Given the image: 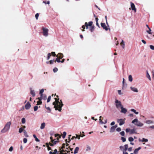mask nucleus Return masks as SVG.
I'll list each match as a JSON object with an SVG mask.
<instances>
[{
	"label": "nucleus",
	"mask_w": 154,
	"mask_h": 154,
	"mask_svg": "<svg viewBox=\"0 0 154 154\" xmlns=\"http://www.w3.org/2000/svg\"><path fill=\"white\" fill-rule=\"evenodd\" d=\"M146 26L149 29V31H146V32L149 34H152L150 32V31H151L150 28L149 27L148 25H146Z\"/></svg>",
	"instance_id": "obj_23"
},
{
	"label": "nucleus",
	"mask_w": 154,
	"mask_h": 154,
	"mask_svg": "<svg viewBox=\"0 0 154 154\" xmlns=\"http://www.w3.org/2000/svg\"><path fill=\"white\" fill-rule=\"evenodd\" d=\"M31 106L29 102H28L25 106V108L26 109H29L30 107Z\"/></svg>",
	"instance_id": "obj_13"
},
{
	"label": "nucleus",
	"mask_w": 154,
	"mask_h": 154,
	"mask_svg": "<svg viewBox=\"0 0 154 154\" xmlns=\"http://www.w3.org/2000/svg\"><path fill=\"white\" fill-rule=\"evenodd\" d=\"M54 59L53 60H51L49 61L50 64H53L54 62Z\"/></svg>",
	"instance_id": "obj_51"
},
{
	"label": "nucleus",
	"mask_w": 154,
	"mask_h": 154,
	"mask_svg": "<svg viewBox=\"0 0 154 154\" xmlns=\"http://www.w3.org/2000/svg\"><path fill=\"white\" fill-rule=\"evenodd\" d=\"M30 93L32 95V96L33 97H34L35 95V92L34 90H32V88H30Z\"/></svg>",
	"instance_id": "obj_9"
},
{
	"label": "nucleus",
	"mask_w": 154,
	"mask_h": 154,
	"mask_svg": "<svg viewBox=\"0 0 154 154\" xmlns=\"http://www.w3.org/2000/svg\"><path fill=\"white\" fill-rule=\"evenodd\" d=\"M101 26L106 31H107L108 30V28L105 23H101Z\"/></svg>",
	"instance_id": "obj_8"
},
{
	"label": "nucleus",
	"mask_w": 154,
	"mask_h": 154,
	"mask_svg": "<svg viewBox=\"0 0 154 154\" xmlns=\"http://www.w3.org/2000/svg\"><path fill=\"white\" fill-rule=\"evenodd\" d=\"M120 134L122 136H124L125 132L124 131H122L120 133Z\"/></svg>",
	"instance_id": "obj_54"
},
{
	"label": "nucleus",
	"mask_w": 154,
	"mask_h": 154,
	"mask_svg": "<svg viewBox=\"0 0 154 154\" xmlns=\"http://www.w3.org/2000/svg\"><path fill=\"white\" fill-rule=\"evenodd\" d=\"M13 150V147L12 146L10 147L9 149V151L10 152H12Z\"/></svg>",
	"instance_id": "obj_58"
},
{
	"label": "nucleus",
	"mask_w": 154,
	"mask_h": 154,
	"mask_svg": "<svg viewBox=\"0 0 154 154\" xmlns=\"http://www.w3.org/2000/svg\"><path fill=\"white\" fill-rule=\"evenodd\" d=\"M65 60V59H63L61 61L58 58H56L55 60L54 61L55 62H57L58 63H60L61 62L62 63H63Z\"/></svg>",
	"instance_id": "obj_11"
},
{
	"label": "nucleus",
	"mask_w": 154,
	"mask_h": 154,
	"mask_svg": "<svg viewBox=\"0 0 154 154\" xmlns=\"http://www.w3.org/2000/svg\"><path fill=\"white\" fill-rule=\"evenodd\" d=\"M149 128L154 129V125L150 126L149 127Z\"/></svg>",
	"instance_id": "obj_64"
},
{
	"label": "nucleus",
	"mask_w": 154,
	"mask_h": 154,
	"mask_svg": "<svg viewBox=\"0 0 154 154\" xmlns=\"http://www.w3.org/2000/svg\"><path fill=\"white\" fill-rule=\"evenodd\" d=\"M131 111H132V112H133L135 114H138V113H139V112H136V110H135L134 109H131Z\"/></svg>",
	"instance_id": "obj_28"
},
{
	"label": "nucleus",
	"mask_w": 154,
	"mask_h": 154,
	"mask_svg": "<svg viewBox=\"0 0 154 154\" xmlns=\"http://www.w3.org/2000/svg\"><path fill=\"white\" fill-rule=\"evenodd\" d=\"M149 47L152 50H154V46L153 45H150Z\"/></svg>",
	"instance_id": "obj_57"
},
{
	"label": "nucleus",
	"mask_w": 154,
	"mask_h": 154,
	"mask_svg": "<svg viewBox=\"0 0 154 154\" xmlns=\"http://www.w3.org/2000/svg\"><path fill=\"white\" fill-rule=\"evenodd\" d=\"M137 133L136 129L134 128L132 129H131L130 131V134H136Z\"/></svg>",
	"instance_id": "obj_14"
},
{
	"label": "nucleus",
	"mask_w": 154,
	"mask_h": 154,
	"mask_svg": "<svg viewBox=\"0 0 154 154\" xmlns=\"http://www.w3.org/2000/svg\"><path fill=\"white\" fill-rule=\"evenodd\" d=\"M51 142L53 143L54 144V145L56 144L57 143H58L59 141L58 140L54 141V140H51Z\"/></svg>",
	"instance_id": "obj_38"
},
{
	"label": "nucleus",
	"mask_w": 154,
	"mask_h": 154,
	"mask_svg": "<svg viewBox=\"0 0 154 154\" xmlns=\"http://www.w3.org/2000/svg\"><path fill=\"white\" fill-rule=\"evenodd\" d=\"M130 88L132 91L134 92H138V90L135 87H130Z\"/></svg>",
	"instance_id": "obj_15"
},
{
	"label": "nucleus",
	"mask_w": 154,
	"mask_h": 154,
	"mask_svg": "<svg viewBox=\"0 0 154 154\" xmlns=\"http://www.w3.org/2000/svg\"><path fill=\"white\" fill-rule=\"evenodd\" d=\"M51 98V96H49L48 97V99H47V103H48L50 101Z\"/></svg>",
	"instance_id": "obj_39"
},
{
	"label": "nucleus",
	"mask_w": 154,
	"mask_h": 154,
	"mask_svg": "<svg viewBox=\"0 0 154 154\" xmlns=\"http://www.w3.org/2000/svg\"><path fill=\"white\" fill-rule=\"evenodd\" d=\"M35 17L36 20H38V17L39 16V14L38 13H37L35 15Z\"/></svg>",
	"instance_id": "obj_49"
},
{
	"label": "nucleus",
	"mask_w": 154,
	"mask_h": 154,
	"mask_svg": "<svg viewBox=\"0 0 154 154\" xmlns=\"http://www.w3.org/2000/svg\"><path fill=\"white\" fill-rule=\"evenodd\" d=\"M24 129L22 128H20L19 129V132L20 133H22L23 131H24Z\"/></svg>",
	"instance_id": "obj_34"
},
{
	"label": "nucleus",
	"mask_w": 154,
	"mask_h": 154,
	"mask_svg": "<svg viewBox=\"0 0 154 154\" xmlns=\"http://www.w3.org/2000/svg\"><path fill=\"white\" fill-rule=\"evenodd\" d=\"M115 105L116 108L119 109L121 108L123 106H122L121 102L118 100L116 99L115 101Z\"/></svg>",
	"instance_id": "obj_5"
},
{
	"label": "nucleus",
	"mask_w": 154,
	"mask_h": 154,
	"mask_svg": "<svg viewBox=\"0 0 154 154\" xmlns=\"http://www.w3.org/2000/svg\"><path fill=\"white\" fill-rule=\"evenodd\" d=\"M50 2L49 1H48L47 2H46L45 1H43V3H45V4H49Z\"/></svg>",
	"instance_id": "obj_56"
},
{
	"label": "nucleus",
	"mask_w": 154,
	"mask_h": 154,
	"mask_svg": "<svg viewBox=\"0 0 154 154\" xmlns=\"http://www.w3.org/2000/svg\"><path fill=\"white\" fill-rule=\"evenodd\" d=\"M11 125V122H7L5 125L4 128L1 131V132L2 133H5L8 131L10 129Z\"/></svg>",
	"instance_id": "obj_2"
},
{
	"label": "nucleus",
	"mask_w": 154,
	"mask_h": 154,
	"mask_svg": "<svg viewBox=\"0 0 154 154\" xmlns=\"http://www.w3.org/2000/svg\"><path fill=\"white\" fill-rule=\"evenodd\" d=\"M51 54H52V55L54 57H55V56L56 57V56H57V55H56V54H55V52H52L51 53Z\"/></svg>",
	"instance_id": "obj_45"
},
{
	"label": "nucleus",
	"mask_w": 154,
	"mask_h": 154,
	"mask_svg": "<svg viewBox=\"0 0 154 154\" xmlns=\"http://www.w3.org/2000/svg\"><path fill=\"white\" fill-rule=\"evenodd\" d=\"M91 149V147L87 145V148L86 149V151H89Z\"/></svg>",
	"instance_id": "obj_35"
},
{
	"label": "nucleus",
	"mask_w": 154,
	"mask_h": 154,
	"mask_svg": "<svg viewBox=\"0 0 154 154\" xmlns=\"http://www.w3.org/2000/svg\"><path fill=\"white\" fill-rule=\"evenodd\" d=\"M128 80H129V81L130 82H131L132 81L133 78H132V76H131V75H129Z\"/></svg>",
	"instance_id": "obj_24"
},
{
	"label": "nucleus",
	"mask_w": 154,
	"mask_h": 154,
	"mask_svg": "<svg viewBox=\"0 0 154 154\" xmlns=\"http://www.w3.org/2000/svg\"><path fill=\"white\" fill-rule=\"evenodd\" d=\"M42 101H38L37 102V105H41L42 104Z\"/></svg>",
	"instance_id": "obj_60"
},
{
	"label": "nucleus",
	"mask_w": 154,
	"mask_h": 154,
	"mask_svg": "<svg viewBox=\"0 0 154 154\" xmlns=\"http://www.w3.org/2000/svg\"><path fill=\"white\" fill-rule=\"evenodd\" d=\"M55 136L56 137H57V139L59 140L61 137V136L59 134H55Z\"/></svg>",
	"instance_id": "obj_22"
},
{
	"label": "nucleus",
	"mask_w": 154,
	"mask_h": 154,
	"mask_svg": "<svg viewBox=\"0 0 154 154\" xmlns=\"http://www.w3.org/2000/svg\"><path fill=\"white\" fill-rule=\"evenodd\" d=\"M79 148L78 147H76L74 150V153L75 154L78 153V151L79 150Z\"/></svg>",
	"instance_id": "obj_20"
},
{
	"label": "nucleus",
	"mask_w": 154,
	"mask_h": 154,
	"mask_svg": "<svg viewBox=\"0 0 154 154\" xmlns=\"http://www.w3.org/2000/svg\"><path fill=\"white\" fill-rule=\"evenodd\" d=\"M130 130H130V128H126V129L125 131H126V133H128L129 132H130Z\"/></svg>",
	"instance_id": "obj_55"
},
{
	"label": "nucleus",
	"mask_w": 154,
	"mask_h": 154,
	"mask_svg": "<svg viewBox=\"0 0 154 154\" xmlns=\"http://www.w3.org/2000/svg\"><path fill=\"white\" fill-rule=\"evenodd\" d=\"M42 30L43 35L45 37H48V29L47 28L43 27H42Z\"/></svg>",
	"instance_id": "obj_4"
},
{
	"label": "nucleus",
	"mask_w": 154,
	"mask_h": 154,
	"mask_svg": "<svg viewBox=\"0 0 154 154\" xmlns=\"http://www.w3.org/2000/svg\"><path fill=\"white\" fill-rule=\"evenodd\" d=\"M125 118L124 119H118L117 120V122L118 123H119V125L120 126H121L125 124Z\"/></svg>",
	"instance_id": "obj_6"
},
{
	"label": "nucleus",
	"mask_w": 154,
	"mask_h": 154,
	"mask_svg": "<svg viewBox=\"0 0 154 154\" xmlns=\"http://www.w3.org/2000/svg\"><path fill=\"white\" fill-rule=\"evenodd\" d=\"M63 55L62 53H59L56 56L57 57L56 58H58L60 60V59H62L63 57Z\"/></svg>",
	"instance_id": "obj_7"
},
{
	"label": "nucleus",
	"mask_w": 154,
	"mask_h": 154,
	"mask_svg": "<svg viewBox=\"0 0 154 154\" xmlns=\"http://www.w3.org/2000/svg\"><path fill=\"white\" fill-rule=\"evenodd\" d=\"M44 90L43 89H42L40 90L39 94H40V96H42L43 94V93L44 92Z\"/></svg>",
	"instance_id": "obj_27"
},
{
	"label": "nucleus",
	"mask_w": 154,
	"mask_h": 154,
	"mask_svg": "<svg viewBox=\"0 0 154 154\" xmlns=\"http://www.w3.org/2000/svg\"><path fill=\"white\" fill-rule=\"evenodd\" d=\"M125 151H126L128 149V144H125Z\"/></svg>",
	"instance_id": "obj_43"
},
{
	"label": "nucleus",
	"mask_w": 154,
	"mask_h": 154,
	"mask_svg": "<svg viewBox=\"0 0 154 154\" xmlns=\"http://www.w3.org/2000/svg\"><path fill=\"white\" fill-rule=\"evenodd\" d=\"M120 44L121 45L122 47L123 48H125V42L123 40H122L121 42L120 43Z\"/></svg>",
	"instance_id": "obj_19"
},
{
	"label": "nucleus",
	"mask_w": 154,
	"mask_h": 154,
	"mask_svg": "<svg viewBox=\"0 0 154 154\" xmlns=\"http://www.w3.org/2000/svg\"><path fill=\"white\" fill-rule=\"evenodd\" d=\"M85 26L86 27V29H88V23L87 22H85Z\"/></svg>",
	"instance_id": "obj_62"
},
{
	"label": "nucleus",
	"mask_w": 154,
	"mask_h": 154,
	"mask_svg": "<svg viewBox=\"0 0 154 154\" xmlns=\"http://www.w3.org/2000/svg\"><path fill=\"white\" fill-rule=\"evenodd\" d=\"M130 4L132 10L133 11H134L135 12H136V10L134 4L132 2H131Z\"/></svg>",
	"instance_id": "obj_10"
},
{
	"label": "nucleus",
	"mask_w": 154,
	"mask_h": 154,
	"mask_svg": "<svg viewBox=\"0 0 154 154\" xmlns=\"http://www.w3.org/2000/svg\"><path fill=\"white\" fill-rule=\"evenodd\" d=\"M51 56V53H48V54L47 55V59L48 60H49L50 59Z\"/></svg>",
	"instance_id": "obj_31"
},
{
	"label": "nucleus",
	"mask_w": 154,
	"mask_h": 154,
	"mask_svg": "<svg viewBox=\"0 0 154 154\" xmlns=\"http://www.w3.org/2000/svg\"><path fill=\"white\" fill-rule=\"evenodd\" d=\"M75 135L76 136V137H75V138H78V139H80V137L81 136L80 135L79 136L77 134H75Z\"/></svg>",
	"instance_id": "obj_59"
},
{
	"label": "nucleus",
	"mask_w": 154,
	"mask_h": 154,
	"mask_svg": "<svg viewBox=\"0 0 154 154\" xmlns=\"http://www.w3.org/2000/svg\"><path fill=\"white\" fill-rule=\"evenodd\" d=\"M42 99L44 100H46L47 99V96L45 94L42 95Z\"/></svg>",
	"instance_id": "obj_30"
},
{
	"label": "nucleus",
	"mask_w": 154,
	"mask_h": 154,
	"mask_svg": "<svg viewBox=\"0 0 154 154\" xmlns=\"http://www.w3.org/2000/svg\"><path fill=\"white\" fill-rule=\"evenodd\" d=\"M116 130L118 132H119L121 131V128H118L116 129Z\"/></svg>",
	"instance_id": "obj_61"
},
{
	"label": "nucleus",
	"mask_w": 154,
	"mask_h": 154,
	"mask_svg": "<svg viewBox=\"0 0 154 154\" xmlns=\"http://www.w3.org/2000/svg\"><path fill=\"white\" fill-rule=\"evenodd\" d=\"M24 135L26 137H29L28 135L27 134V133L26 131L25 130H24Z\"/></svg>",
	"instance_id": "obj_37"
},
{
	"label": "nucleus",
	"mask_w": 154,
	"mask_h": 154,
	"mask_svg": "<svg viewBox=\"0 0 154 154\" xmlns=\"http://www.w3.org/2000/svg\"><path fill=\"white\" fill-rule=\"evenodd\" d=\"M57 149H55L54 150V151L53 152L54 154H56L57 153Z\"/></svg>",
	"instance_id": "obj_63"
},
{
	"label": "nucleus",
	"mask_w": 154,
	"mask_h": 154,
	"mask_svg": "<svg viewBox=\"0 0 154 154\" xmlns=\"http://www.w3.org/2000/svg\"><path fill=\"white\" fill-rule=\"evenodd\" d=\"M146 123L148 124H152L154 122L152 121L151 120H147L146 121Z\"/></svg>",
	"instance_id": "obj_18"
},
{
	"label": "nucleus",
	"mask_w": 154,
	"mask_h": 154,
	"mask_svg": "<svg viewBox=\"0 0 154 154\" xmlns=\"http://www.w3.org/2000/svg\"><path fill=\"white\" fill-rule=\"evenodd\" d=\"M146 77L149 79V80H151L150 76L147 71H146Z\"/></svg>",
	"instance_id": "obj_26"
},
{
	"label": "nucleus",
	"mask_w": 154,
	"mask_h": 154,
	"mask_svg": "<svg viewBox=\"0 0 154 154\" xmlns=\"http://www.w3.org/2000/svg\"><path fill=\"white\" fill-rule=\"evenodd\" d=\"M21 122L23 124H24L26 122V119L24 118H23L21 119Z\"/></svg>",
	"instance_id": "obj_29"
},
{
	"label": "nucleus",
	"mask_w": 154,
	"mask_h": 154,
	"mask_svg": "<svg viewBox=\"0 0 154 154\" xmlns=\"http://www.w3.org/2000/svg\"><path fill=\"white\" fill-rule=\"evenodd\" d=\"M45 122H43L41 124L40 128L41 129H43L45 128Z\"/></svg>",
	"instance_id": "obj_16"
},
{
	"label": "nucleus",
	"mask_w": 154,
	"mask_h": 154,
	"mask_svg": "<svg viewBox=\"0 0 154 154\" xmlns=\"http://www.w3.org/2000/svg\"><path fill=\"white\" fill-rule=\"evenodd\" d=\"M33 137L35 138V140L36 142H39L40 141V140L35 135L33 134Z\"/></svg>",
	"instance_id": "obj_25"
},
{
	"label": "nucleus",
	"mask_w": 154,
	"mask_h": 154,
	"mask_svg": "<svg viewBox=\"0 0 154 154\" xmlns=\"http://www.w3.org/2000/svg\"><path fill=\"white\" fill-rule=\"evenodd\" d=\"M115 129H116L113 126L111 127L110 129V132L111 133L115 131Z\"/></svg>",
	"instance_id": "obj_21"
},
{
	"label": "nucleus",
	"mask_w": 154,
	"mask_h": 154,
	"mask_svg": "<svg viewBox=\"0 0 154 154\" xmlns=\"http://www.w3.org/2000/svg\"><path fill=\"white\" fill-rule=\"evenodd\" d=\"M90 27H91L90 28V30H91V32H92L94 29V26H90Z\"/></svg>",
	"instance_id": "obj_44"
},
{
	"label": "nucleus",
	"mask_w": 154,
	"mask_h": 154,
	"mask_svg": "<svg viewBox=\"0 0 154 154\" xmlns=\"http://www.w3.org/2000/svg\"><path fill=\"white\" fill-rule=\"evenodd\" d=\"M134 140V138L132 137H130L128 138V140L129 141L131 142Z\"/></svg>",
	"instance_id": "obj_33"
},
{
	"label": "nucleus",
	"mask_w": 154,
	"mask_h": 154,
	"mask_svg": "<svg viewBox=\"0 0 154 154\" xmlns=\"http://www.w3.org/2000/svg\"><path fill=\"white\" fill-rule=\"evenodd\" d=\"M140 147H139L138 148L135 149L134 152V153L135 154H137L138 153V151L141 149Z\"/></svg>",
	"instance_id": "obj_17"
},
{
	"label": "nucleus",
	"mask_w": 154,
	"mask_h": 154,
	"mask_svg": "<svg viewBox=\"0 0 154 154\" xmlns=\"http://www.w3.org/2000/svg\"><path fill=\"white\" fill-rule=\"evenodd\" d=\"M53 71L54 72H56L58 71V69L56 67H55L53 69Z\"/></svg>",
	"instance_id": "obj_46"
},
{
	"label": "nucleus",
	"mask_w": 154,
	"mask_h": 154,
	"mask_svg": "<svg viewBox=\"0 0 154 154\" xmlns=\"http://www.w3.org/2000/svg\"><path fill=\"white\" fill-rule=\"evenodd\" d=\"M42 95L40 96V97H38V100L39 101H41V100H42Z\"/></svg>",
	"instance_id": "obj_53"
},
{
	"label": "nucleus",
	"mask_w": 154,
	"mask_h": 154,
	"mask_svg": "<svg viewBox=\"0 0 154 154\" xmlns=\"http://www.w3.org/2000/svg\"><path fill=\"white\" fill-rule=\"evenodd\" d=\"M148 141V140L147 139H145L144 138H143L141 140V142H147Z\"/></svg>",
	"instance_id": "obj_32"
},
{
	"label": "nucleus",
	"mask_w": 154,
	"mask_h": 154,
	"mask_svg": "<svg viewBox=\"0 0 154 154\" xmlns=\"http://www.w3.org/2000/svg\"><path fill=\"white\" fill-rule=\"evenodd\" d=\"M27 140L26 138H24L23 139V142L24 143H27Z\"/></svg>",
	"instance_id": "obj_48"
},
{
	"label": "nucleus",
	"mask_w": 154,
	"mask_h": 154,
	"mask_svg": "<svg viewBox=\"0 0 154 154\" xmlns=\"http://www.w3.org/2000/svg\"><path fill=\"white\" fill-rule=\"evenodd\" d=\"M118 94L119 95H122L123 94V93L122 92L121 90H119L118 91Z\"/></svg>",
	"instance_id": "obj_52"
},
{
	"label": "nucleus",
	"mask_w": 154,
	"mask_h": 154,
	"mask_svg": "<svg viewBox=\"0 0 154 154\" xmlns=\"http://www.w3.org/2000/svg\"><path fill=\"white\" fill-rule=\"evenodd\" d=\"M92 23H93V22L92 21H90L88 22V26H91Z\"/></svg>",
	"instance_id": "obj_50"
},
{
	"label": "nucleus",
	"mask_w": 154,
	"mask_h": 154,
	"mask_svg": "<svg viewBox=\"0 0 154 154\" xmlns=\"http://www.w3.org/2000/svg\"><path fill=\"white\" fill-rule=\"evenodd\" d=\"M55 101L53 103V105L54 106V108L56 110H58L59 112H61L62 109V107L63 106L62 100H59V99L55 98Z\"/></svg>",
	"instance_id": "obj_1"
},
{
	"label": "nucleus",
	"mask_w": 154,
	"mask_h": 154,
	"mask_svg": "<svg viewBox=\"0 0 154 154\" xmlns=\"http://www.w3.org/2000/svg\"><path fill=\"white\" fill-rule=\"evenodd\" d=\"M132 123L138 127H142L143 125V123L139 121L137 118L133 120L132 121Z\"/></svg>",
	"instance_id": "obj_3"
},
{
	"label": "nucleus",
	"mask_w": 154,
	"mask_h": 154,
	"mask_svg": "<svg viewBox=\"0 0 154 154\" xmlns=\"http://www.w3.org/2000/svg\"><path fill=\"white\" fill-rule=\"evenodd\" d=\"M38 108V107L37 106H35L34 107V111H36L37 110Z\"/></svg>",
	"instance_id": "obj_42"
},
{
	"label": "nucleus",
	"mask_w": 154,
	"mask_h": 154,
	"mask_svg": "<svg viewBox=\"0 0 154 154\" xmlns=\"http://www.w3.org/2000/svg\"><path fill=\"white\" fill-rule=\"evenodd\" d=\"M121 112L122 113L125 114L127 111V109L126 108H124L123 106L121 108Z\"/></svg>",
	"instance_id": "obj_12"
},
{
	"label": "nucleus",
	"mask_w": 154,
	"mask_h": 154,
	"mask_svg": "<svg viewBox=\"0 0 154 154\" xmlns=\"http://www.w3.org/2000/svg\"><path fill=\"white\" fill-rule=\"evenodd\" d=\"M119 148L122 151H125V147L123 146H121L119 147Z\"/></svg>",
	"instance_id": "obj_36"
},
{
	"label": "nucleus",
	"mask_w": 154,
	"mask_h": 154,
	"mask_svg": "<svg viewBox=\"0 0 154 154\" xmlns=\"http://www.w3.org/2000/svg\"><path fill=\"white\" fill-rule=\"evenodd\" d=\"M121 139L123 142H125L126 140V138L125 137H121Z\"/></svg>",
	"instance_id": "obj_47"
},
{
	"label": "nucleus",
	"mask_w": 154,
	"mask_h": 154,
	"mask_svg": "<svg viewBox=\"0 0 154 154\" xmlns=\"http://www.w3.org/2000/svg\"><path fill=\"white\" fill-rule=\"evenodd\" d=\"M101 116H100L99 117V121L100 123L101 124H103V122L101 119Z\"/></svg>",
	"instance_id": "obj_40"
},
{
	"label": "nucleus",
	"mask_w": 154,
	"mask_h": 154,
	"mask_svg": "<svg viewBox=\"0 0 154 154\" xmlns=\"http://www.w3.org/2000/svg\"><path fill=\"white\" fill-rule=\"evenodd\" d=\"M66 134V132L64 131L63 132V135L62 136V137L63 138H64L65 137V136Z\"/></svg>",
	"instance_id": "obj_41"
}]
</instances>
